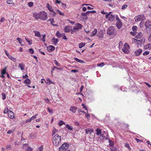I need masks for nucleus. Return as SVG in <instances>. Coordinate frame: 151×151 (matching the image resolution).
<instances>
[{"label":"nucleus","mask_w":151,"mask_h":151,"mask_svg":"<svg viewBox=\"0 0 151 151\" xmlns=\"http://www.w3.org/2000/svg\"><path fill=\"white\" fill-rule=\"evenodd\" d=\"M61 137L58 134H55L52 138V143L55 146H57L60 142Z\"/></svg>","instance_id":"obj_1"},{"label":"nucleus","mask_w":151,"mask_h":151,"mask_svg":"<svg viewBox=\"0 0 151 151\" xmlns=\"http://www.w3.org/2000/svg\"><path fill=\"white\" fill-rule=\"evenodd\" d=\"M43 20H45L47 19V15L45 11H42L39 13V18Z\"/></svg>","instance_id":"obj_2"},{"label":"nucleus","mask_w":151,"mask_h":151,"mask_svg":"<svg viewBox=\"0 0 151 151\" xmlns=\"http://www.w3.org/2000/svg\"><path fill=\"white\" fill-rule=\"evenodd\" d=\"M146 19L144 15L141 14L138 15L134 17V19L135 22H139L144 20Z\"/></svg>","instance_id":"obj_3"},{"label":"nucleus","mask_w":151,"mask_h":151,"mask_svg":"<svg viewBox=\"0 0 151 151\" xmlns=\"http://www.w3.org/2000/svg\"><path fill=\"white\" fill-rule=\"evenodd\" d=\"M69 145L68 143H65L63 144L59 148L60 151H65L68 148Z\"/></svg>","instance_id":"obj_4"},{"label":"nucleus","mask_w":151,"mask_h":151,"mask_svg":"<svg viewBox=\"0 0 151 151\" xmlns=\"http://www.w3.org/2000/svg\"><path fill=\"white\" fill-rule=\"evenodd\" d=\"M82 25L79 23H77L76 26L73 29L72 31L71 32V33L75 32L76 31H78L79 29H81L82 28Z\"/></svg>","instance_id":"obj_5"},{"label":"nucleus","mask_w":151,"mask_h":151,"mask_svg":"<svg viewBox=\"0 0 151 151\" xmlns=\"http://www.w3.org/2000/svg\"><path fill=\"white\" fill-rule=\"evenodd\" d=\"M129 45L127 43H125L122 49V51L125 53H128L129 52Z\"/></svg>","instance_id":"obj_6"},{"label":"nucleus","mask_w":151,"mask_h":151,"mask_svg":"<svg viewBox=\"0 0 151 151\" xmlns=\"http://www.w3.org/2000/svg\"><path fill=\"white\" fill-rule=\"evenodd\" d=\"M114 27L111 26L109 27L107 31V34L109 35H111L114 34Z\"/></svg>","instance_id":"obj_7"},{"label":"nucleus","mask_w":151,"mask_h":151,"mask_svg":"<svg viewBox=\"0 0 151 151\" xmlns=\"http://www.w3.org/2000/svg\"><path fill=\"white\" fill-rule=\"evenodd\" d=\"M111 12H109L108 14L105 15V17L106 18H109V20L113 21L115 18V16L112 14H111Z\"/></svg>","instance_id":"obj_8"},{"label":"nucleus","mask_w":151,"mask_h":151,"mask_svg":"<svg viewBox=\"0 0 151 151\" xmlns=\"http://www.w3.org/2000/svg\"><path fill=\"white\" fill-rule=\"evenodd\" d=\"M72 27L71 26H66L64 29V31L65 32H69L71 30L72 31Z\"/></svg>","instance_id":"obj_9"},{"label":"nucleus","mask_w":151,"mask_h":151,"mask_svg":"<svg viewBox=\"0 0 151 151\" xmlns=\"http://www.w3.org/2000/svg\"><path fill=\"white\" fill-rule=\"evenodd\" d=\"M55 47L52 45H50L47 47V49L48 51L50 52H52L55 50Z\"/></svg>","instance_id":"obj_10"},{"label":"nucleus","mask_w":151,"mask_h":151,"mask_svg":"<svg viewBox=\"0 0 151 151\" xmlns=\"http://www.w3.org/2000/svg\"><path fill=\"white\" fill-rule=\"evenodd\" d=\"M8 116L10 119L14 118V114L13 112L11 111H9L8 112Z\"/></svg>","instance_id":"obj_11"},{"label":"nucleus","mask_w":151,"mask_h":151,"mask_svg":"<svg viewBox=\"0 0 151 151\" xmlns=\"http://www.w3.org/2000/svg\"><path fill=\"white\" fill-rule=\"evenodd\" d=\"M97 36L99 38H101L103 37V32L102 30H100L98 33L97 35Z\"/></svg>","instance_id":"obj_12"},{"label":"nucleus","mask_w":151,"mask_h":151,"mask_svg":"<svg viewBox=\"0 0 151 151\" xmlns=\"http://www.w3.org/2000/svg\"><path fill=\"white\" fill-rule=\"evenodd\" d=\"M143 36V34L141 32H140L136 35L135 38L137 39H140Z\"/></svg>","instance_id":"obj_13"},{"label":"nucleus","mask_w":151,"mask_h":151,"mask_svg":"<svg viewBox=\"0 0 151 151\" xmlns=\"http://www.w3.org/2000/svg\"><path fill=\"white\" fill-rule=\"evenodd\" d=\"M142 50L141 49H139L137 50L135 52V55L137 56H139L142 53Z\"/></svg>","instance_id":"obj_14"},{"label":"nucleus","mask_w":151,"mask_h":151,"mask_svg":"<svg viewBox=\"0 0 151 151\" xmlns=\"http://www.w3.org/2000/svg\"><path fill=\"white\" fill-rule=\"evenodd\" d=\"M151 25V22L149 21H147L145 23V26L146 28L149 27Z\"/></svg>","instance_id":"obj_15"},{"label":"nucleus","mask_w":151,"mask_h":151,"mask_svg":"<svg viewBox=\"0 0 151 151\" xmlns=\"http://www.w3.org/2000/svg\"><path fill=\"white\" fill-rule=\"evenodd\" d=\"M46 6L49 11L51 12H53V9L52 6L50 5L49 3L47 4Z\"/></svg>","instance_id":"obj_16"},{"label":"nucleus","mask_w":151,"mask_h":151,"mask_svg":"<svg viewBox=\"0 0 151 151\" xmlns=\"http://www.w3.org/2000/svg\"><path fill=\"white\" fill-rule=\"evenodd\" d=\"M51 41L54 45H56L58 42V39H55V37H53Z\"/></svg>","instance_id":"obj_17"},{"label":"nucleus","mask_w":151,"mask_h":151,"mask_svg":"<svg viewBox=\"0 0 151 151\" xmlns=\"http://www.w3.org/2000/svg\"><path fill=\"white\" fill-rule=\"evenodd\" d=\"M33 32L35 33V36L39 37H41L40 33L39 31H34Z\"/></svg>","instance_id":"obj_18"},{"label":"nucleus","mask_w":151,"mask_h":151,"mask_svg":"<svg viewBox=\"0 0 151 151\" xmlns=\"http://www.w3.org/2000/svg\"><path fill=\"white\" fill-rule=\"evenodd\" d=\"M45 82L47 84H54V83L52 81H51L50 80V79L49 78H47L46 79V81H45Z\"/></svg>","instance_id":"obj_19"},{"label":"nucleus","mask_w":151,"mask_h":151,"mask_svg":"<svg viewBox=\"0 0 151 151\" xmlns=\"http://www.w3.org/2000/svg\"><path fill=\"white\" fill-rule=\"evenodd\" d=\"M77 108H76L74 106H71L70 109V111L73 112V113H75L77 110Z\"/></svg>","instance_id":"obj_20"},{"label":"nucleus","mask_w":151,"mask_h":151,"mask_svg":"<svg viewBox=\"0 0 151 151\" xmlns=\"http://www.w3.org/2000/svg\"><path fill=\"white\" fill-rule=\"evenodd\" d=\"M47 22L50 21V24L53 26H57L56 24H54V19L53 18L50 19H49L47 20Z\"/></svg>","instance_id":"obj_21"},{"label":"nucleus","mask_w":151,"mask_h":151,"mask_svg":"<svg viewBox=\"0 0 151 151\" xmlns=\"http://www.w3.org/2000/svg\"><path fill=\"white\" fill-rule=\"evenodd\" d=\"M33 17L37 19H38L39 18V13H37L35 12L33 14Z\"/></svg>","instance_id":"obj_22"},{"label":"nucleus","mask_w":151,"mask_h":151,"mask_svg":"<svg viewBox=\"0 0 151 151\" xmlns=\"http://www.w3.org/2000/svg\"><path fill=\"white\" fill-rule=\"evenodd\" d=\"M116 26L119 29H120L122 27V23L120 22H117L116 23Z\"/></svg>","instance_id":"obj_23"},{"label":"nucleus","mask_w":151,"mask_h":151,"mask_svg":"<svg viewBox=\"0 0 151 151\" xmlns=\"http://www.w3.org/2000/svg\"><path fill=\"white\" fill-rule=\"evenodd\" d=\"M74 60L76 61L79 62L81 63H85L83 60L79 59L77 58H74Z\"/></svg>","instance_id":"obj_24"},{"label":"nucleus","mask_w":151,"mask_h":151,"mask_svg":"<svg viewBox=\"0 0 151 151\" xmlns=\"http://www.w3.org/2000/svg\"><path fill=\"white\" fill-rule=\"evenodd\" d=\"M74 60L76 61L79 62L81 63H85L83 60L79 59L77 58H74Z\"/></svg>","instance_id":"obj_25"},{"label":"nucleus","mask_w":151,"mask_h":151,"mask_svg":"<svg viewBox=\"0 0 151 151\" xmlns=\"http://www.w3.org/2000/svg\"><path fill=\"white\" fill-rule=\"evenodd\" d=\"M8 57V58L9 59H10L13 62H16V59L15 58H14L12 56L10 55H9Z\"/></svg>","instance_id":"obj_26"},{"label":"nucleus","mask_w":151,"mask_h":151,"mask_svg":"<svg viewBox=\"0 0 151 151\" xmlns=\"http://www.w3.org/2000/svg\"><path fill=\"white\" fill-rule=\"evenodd\" d=\"M63 34H61L60 33V32L59 31H58L56 34V36L58 38H60L61 37Z\"/></svg>","instance_id":"obj_27"},{"label":"nucleus","mask_w":151,"mask_h":151,"mask_svg":"<svg viewBox=\"0 0 151 151\" xmlns=\"http://www.w3.org/2000/svg\"><path fill=\"white\" fill-rule=\"evenodd\" d=\"M145 49L151 48V43H148L145 45L144 46Z\"/></svg>","instance_id":"obj_28"},{"label":"nucleus","mask_w":151,"mask_h":151,"mask_svg":"<svg viewBox=\"0 0 151 151\" xmlns=\"http://www.w3.org/2000/svg\"><path fill=\"white\" fill-rule=\"evenodd\" d=\"M19 67L22 70H23L24 69V65L23 63L22 64L19 63Z\"/></svg>","instance_id":"obj_29"},{"label":"nucleus","mask_w":151,"mask_h":151,"mask_svg":"<svg viewBox=\"0 0 151 151\" xmlns=\"http://www.w3.org/2000/svg\"><path fill=\"white\" fill-rule=\"evenodd\" d=\"M79 47L80 48H81L85 46V43L83 42H82L79 44Z\"/></svg>","instance_id":"obj_30"},{"label":"nucleus","mask_w":151,"mask_h":151,"mask_svg":"<svg viewBox=\"0 0 151 151\" xmlns=\"http://www.w3.org/2000/svg\"><path fill=\"white\" fill-rule=\"evenodd\" d=\"M24 83L27 84H29L30 83V81L28 78H27L24 81Z\"/></svg>","instance_id":"obj_31"},{"label":"nucleus","mask_w":151,"mask_h":151,"mask_svg":"<svg viewBox=\"0 0 151 151\" xmlns=\"http://www.w3.org/2000/svg\"><path fill=\"white\" fill-rule=\"evenodd\" d=\"M66 127L68 129L70 130H72L73 129V128L72 127H71L68 124H67L66 125Z\"/></svg>","instance_id":"obj_32"},{"label":"nucleus","mask_w":151,"mask_h":151,"mask_svg":"<svg viewBox=\"0 0 151 151\" xmlns=\"http://www.w3.org/2000/svg\"><path fill=\"white\" fill-rule=\"evenodd\" d=\"M96 135H99L101 133V130L100 129L98 128L96 129Z\"/></svg>","instance_id":"obj_33"},{"label":"nucleus","mask_w":151,"mask_h":151,"mask_svg":"<svg viewBox=\"0 0 151 151\" xmlns=\"http://www.w3.org/2000/svg\"><path fill=\"white\" fill-rule=\"evenodd\" d=\"M97 30L96 29H95L92 32V34L91 35L92 36H94L96 35L97 33Z\"/></svg>","instance_id":"obj_34"},{"label":"nucleus","mask_w":151,"mask_h":151,"mask_svg":"<svg viewBox=\"0 0 151 151\" xmlns=\"http://www.w3.org/2000/svg\"><path fill=\"white\" fill-rule=\"evenodd\" d=\"M6 73V68H4L1 71V74H5Z\"/></svg>","instance_id":"obj_35"},{"label":"nucleus","mask_w":151,"mask_h":151,"mask_svg":"<svg viewBox=\"0 0 151 151\" xmlns=\"http://www.w3.org/2000/svg\"><path fill=\"white\" fill-rule=\"evenodd\" d=\"M60 126H61L63 124H65V122L62 120H60L58 123Z\"/></svg>","instance_id":"obj_36"},{"label":"nucleus","mask_w":151,"mask_h":151,"mask_svg":"<svg viewBox=\"0 0 151 151\" xmlns=\"http://www.w3.org/2000/svg\"><path fill=\"white\" fill-rule=\"evenodd\" d=\"M124 146L127 148L129 150H131V148L130 147L128 143H126L125 144Z\"/></svg>","instance_id":"obj_37"},{"label":"nucleus","mask_w":151,"mask_h":151,"mask_svg":"<svg viewBox=\"0 0 151 151\" xmlns=\"http://www.w3.org/2000/svg\"><path fill=\"white\" fill-rule=\"evenodd\" d=\"M104 63L103 62L101 63L97 64V66L98 67H102L103 66H104Z\"/></svg>","instance_id":"obj_38"},{"label":"nucleus","mask_w":151,"mask_h":151,"mask_svg":"<svg viewBox=\"0 0 151 151\" xmlns=\"http://www.w3.org/2000/svg\"><path fill=\"white\" fill-rule=\"evenodd\" d=\"M6 3L7 4H12L13 3V1L11 0H7Z\"/></svg>","instance_id":"obj_39"},{"label":"nucleus","mask_w":151,"mask_h":151,"mask_svg":"<svg viewBox=\"0 0 151 151\" xmlns=\"http://www.w3.org/2000/svg\"><path fill=\"white\" fill-rule=\"evenodd\" d=\"M57 11L59 15L62 16H64V13L61 12L59 10H57Z\"/></svg>","instance_id":"obj_40"},{"label":"nucleus","mask_w":151,"mask_h":151,"mask_svg":"<svg viewBox=\"0 0 151 151\" xmlns=\"http://www.w3.org/2000/svg\"><path fill=\"white\" fill-rule=\"evenodd\" d=\"M137 27L135 26H134L132 27V29L134 32H135L137 31Z\"/></svg>","instance_id":"obj_41"},{"label":"nucleus","mask_w":151,"mask_h":151,"mask_svg":"<svg viewBox=\"0 0 151 151\" xmlns=\"http://www.w3.org/2000/svg\"><path fill=\"white\" fill-rule=\"evenodd\" d=\"M134 42L137 43L138 44H139V42H142V40H138L136 39H134Z\"/></svg>","instance_id":"obj_42"},{"label":"nucleus","mask_w":151,"mask_h":151,"mask_svg":"<svg viewBox=\"0 0 151 151\" xmlns=\"http://www.w3.org/2000/svg\"><path fill=\"white\" fill-rule=\"evenodd\" d=\"M28 52L32 54L34 53V50L32 48H30L28 50Z\"/></svg>","instance_id":"obj_43"},{"label":"nucleus","mask_w":151,"mask_h":151,"mask_svg":"<svg viewBox=\"0 0 151 151\" xmlns=\"http://www.w3.org/2000/svg\"><path fill=\"white\" fill-rule=\"evenodd\" d=\"M54 63L57 66H60V64L59 63L57 60H55L54 61Z\"/></svg>","instance_id":"obj_44"},{"label":"nucleus","mask_w":151,"mask_h":151,"mask_svg":"<svg viewBox=\"0 0 151 151\" xmlns=\"http://www.w3.org/2000/svg\"><path fill=\"white\" fill-rule=\"evenodd\" d=\"M150 53L149 51H146L143 53V55L144 56H146L148 55Z\"/></svg>","instance_id":"obj_45"},{"label":"nucleus","mask_w":151,"mask_h":151,"mask_svg":"<svg viewBox=\"0 0 151 151\" xmlns=\"http://www.w3.org/2000/svg\"><path fill=\"white\" fill-rule=\"evenodd\" d=\"M6 149L9 150L11 148V145H7L6 147Z\"/></svg>","instance_id":"obj_46"},{"label":"nucleus","mask_w":151,"mask_h":151,"mask_svg":"<svg viewBox=\"0 0 151 151\" xmlns=\"http://www.w3.org/2000/svg\"><path fill=\"white\" fill-rule=\"evenodd\" d=\"M33 3L32 2H30L28 3V5L30 7H31L33 6Z\"/></svg>","instance_id":"obj_47"},{"label":"nucleus","mask_w":151,"mask_h":151,"mask_svg":"<svg viewBox=\"0 0 151 151\" xmlns=\"http://www.w3.org/2000/svg\"><path fill=\"white\" fill-rule=\"evenodd\" d=\"M86 116L87 118L89 120L90 119V116L89 114H87L86 115Z\"/></svg>","instance_id":"obj_48"},{"label":"nucleus","mask_w":151,"mask_h":151,"mask_svg":"<svg viewBox=\"0 0 151 151\" xmlns=\"http://www.w3.org/2000/svg\"><path fill=\"white\" fill-rule=\"evenodd\" d=\"M127 7V5H123L122 7V9H126Z\"/></svg>","instance_id":"obj_49"},{"label":"nucleus","mask_w":151,"mask_h":151,"mask_svg":"<svg viewBox=\"0 0 151 151\" xmlns=\"http://www.w3.org/2000/svg\"><path fill=\"white\" fill-rule=\"evenodd\" d=\"M9 111L7 108H5L4 112V114L6 113H8Z\"/></svg>","instance_id":"obj_50"},{"label":"nucleus","mask_w":151,"mask_h":151,"mask_svg":"<svg viewBox=\"0 0 151 151\" xmlns=\"http://www.w3.org/2000/svg\"><path fill=\"white\" fill-rule=\"evenodd\" d=\"M47 111L50 114H52L53 113L52 110L50 109L49 108H47Z\"/></svg>","instance_id":"obj_51"},{"label":"nucleus","mask_w":151,"mask_h":151,"mask_svg":"<svg viewBox=\"0 0 151 151\" xmlns=\"http://www.w3.org/2000/svg\"><path fill=\"white\" fill-rule=\"evenodd\" d=\"M37 114H36L35 115L32 116V117L30 118L31 119V120H32L33 119H35L37 118Z\"/></svg>","instance_id":"obj_52"},{"label":"nucleus","mask_w":151,"mask_h":151,"mask_svg":"<svg viewBox=\"0 0 151 151\" xmlns=\"http://www.w3.org/2000/svg\"><path fill=\"white\" fill-rule=\"evenodd\" d=\"M32 149L29 146H28L27 149L26 151H32Z\"/></svg>","instance_id":"obj_53"},{"label":"nucleus","mask_w":151,"mask_h":151,"mask_svg":"<svg viewBox=\"0 0 151 151\" xmlns=\"http://www.w3.org/2000/svg\"><path fill=\"white\" fill-rule=\"evenodd\" d=\"M83 88H84V87L83 86H81V88H80V94H83L82 93H81L83 89Z\"/></svg>","instance_id":"obj_54"},{"label":"nucleus","mask_w":151,"mask_h":151,"mask_svg":"<svg viewBox=\"0 0 151 151\" xmlns=\"http://www.w3.org/2000/svg\"><path fill=\"white\" fill-rule=\"evenodd\" d=\"M86 134H88L89 132L90 133V129H87L85 130Z\"/></svg>","instance_id":"obj_55"},{"label":"nucleus","mask_w":151,"mask_h":151,"mask_svg":"<svg viewBox=\"0 0 151 151\" xmlns=\"http://www.w3.org/2000/svg\"><path fill=\"white\" fill-rule=\"evenodd\" d=\"M67 20L68 21L69 23H71L73 24H74L75 23L74 21H71L69 19H67Z\"/></svg>","instance_id":"obj_56"},{"label":"nucleus","mask_w":151,"mask_h":151,"mask_svg":"<svg viewBox=\"0 0 151 151\" xmlns=\"http://www.w3.org/2000/svg\"><path fill=\"white\" fill-rule=\"evenodd\" d=\"M122 45V41H120L119 43V48L121 47Z\"/></svg>","instance_id":"obj_57"},{"label":"nucleus","mask_w":151,"mask_h":151,"mask_svg":"<svg viewBox=\"0 0 151 151\" xmlns=\"http://www.w3.org/2000/svg\"><path fill=\"white\" fill-rule=\"evenodd\" d=\"M15 145H18L21 144V142H19L15 141L14 142Z\"/></svg>","instance_id":"obj_58"},{"label":"nucleus","mask_w":151,"mask_h":151,"mask_svg":"<svg viewBox=\"0 0 151 151\" xmlns=\"http://www.w3.org/2000/svg\"><path fill=\"white\" fill-rule=\"evenodd\" d=\"M63 39L64 40H67V39L66 36L65 35V34L64 33H63Z\"/></svg>","instance_id":"obj_59"},{"label":"nucleus","mask_w":151,"mask_h":151,"mask_svg":"<svg viewBox=\"0 0 151 151\" xmlns=\"http://www.w3.org/2000/svg\"><path fill=\"white\" fill-rule=\"evenodd\" d=\"M56 131H57V130L55 128L53 129L52 132V135H54Z\"/></svg>","instance_id":"obj_60"},{"label":"nucleus","mask_w":151,"mask_h":151,"mask_svg":"<svg viewBox=\"0 0 151 151\" xmlns=\"http://www.w3.org/2000/svg\"><path fill=\"white\" fill-rule=\"evenodd\" d=\"M25 38L26 40L29 43V44L31 45V43L30 41H29V39L26 38Z\"/></svg>","instance_id":"obj_61"},{"label":"nucleus","mask_w":151,"mask_h":151,"mask_svg":"<svg viewBox=\"0 0 151 151\" xmlns=\"http://www.w3.org/2000/svg\"><path fill=\"white\" fill-rule=\"evenodd\" d=\"M32 120H31V119L30 118L29 119H27L26 121V123L27 122H30Z\"/></svg>","instance_id":"obj_62"},{"label":"nucleus","mask_w":151,"mask_h":151,"mask_svg":"<svg viewBox=\"0 0 151 151\" xmlns=\"http://www.w3.org/2000/svg\"><path fill=\"white\" fill-rule=\"evenodd\" d=\"M17 40H18V41H19V43H21V41H22V40H21V39L20 38L18 37L17 38Z\"/></svg>","instance_id":"obj_63"},{"label":"nucleus","mask_w":151,"mask_h":151,"mask_svg":"<svg viewBox=\"0 0 151 151\" xmlns=\"http://www.w3.org/2000/svg\"><path fill=\"white\" fill-rule=\"evenodd\" d=\"M148 40L149 41H151V33L150 34L148 38Z\"/></svg>","instance_id":"obj_64"}]
</instances>
